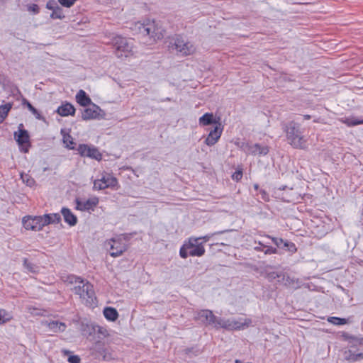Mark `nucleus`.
I'll return each instance as SVG.
<instances>
[{"label":"nucleus","instance_id":"f257e3e1","mask_svg":"<svg viewBox=\"0 0 363 363\" xmlns=\"http://www.w3.org/2000/svg\"><path fill=\"white\" fill-rule=\"evenodd\" d=\"M66 281L72 285L71 290L79 296L82 302L88 306L96 305V297L93 285L88 281L74 275L67 277Z\"/></svg>","mask_w":363,"mask_h":363},{"label":"nucleus","instance_id":"f03ea898","mask_svg":"<svg viewBox=\"0 0 363 363\" xmlns=\"http://www.w3.org/2000/svg\"><path fill=\"white\" fill-rule=\"evenodd\" d=\"M132 29L144 37L148 36L151 41L150 44L164 37V29L155 21L148 20L144 23L137 22Z\"/></svg>","mask_w":363,"mask_h":363},{"label":"nucleus","instance_id":"7ed1b4c3","mask_svg":"<svg viewBox=\"0 0 363 363\" xmlns=\"http://www.w3.org/2000/svg\"><path fill=\"white\" fill-rule=\"evenodd\" d=\"M288 143L294 148L305 150L307 148V140L303 135L300 126L295 122H290L286 126Z\"/></svg>","mask_w":363,"mask_h":363},{"label":"nucleus","instance_id":"20e7f679","mask_svg":"<svg viewBox=\"0 0 363 363\" xmlns=\"http://www.w3.org/2000/svg\"><path fill=\"white\" fill-rule=\"evenodd\" d=\"M111 43L115 49L114 53L118 58L128 57L133 54V43L130 39L116 35L113 37Z\"/></svg>","mask_w":363,"mask_h":363},{"label":"nucleus","instance_id":"39448f33","mask_svg":"<svg viewBox=\"0 0 363 363\" xmlns=\"http://www.w3.org/2000/svg\"><path fill=\"white\" fill-rule=\"evenodd\" d=\"M169 47L175 50L177 53L182 56L192 55L196 51V48L193 43L186 41L180 35H176L169 41Z\"/></svg>","mask_w":363,"mask_h":363},{"label":"nucleus","instance_id":"423d86ee","mask_svg":"<svg viewBox=\"0 0 363 363\" xmlns=\"http://www.w3.org/2000/svg\"><path fill=\"white\" fill-rule=\"evenodd\" d=\"M49 224L48 216H25L23 218V225L26 230L38 231L45 225Z\"/></svg>","mask_w":363,"mask_h":363},{"label":"nucleus","instance_id":"0eeeda50","mask_svg":"<svg viewBox=\"0 0 363 363\" xmlns=\"http://www.w3.org/2000/svg\"><path fill=\"white\" fill-rule=\"evenodd\" d=\"M118 186L117 179L110 173L104 172L101 178L94 180L93 189L103 190L107 188L113 189Z\"/></svg>","mask_w":363,"mask_h":363},{"label":"nucleus","instance_id":"6e6552de","mask_svg":"<svg viewBox=\"0 0 363 363\" xmlns=\"http://www.w3.org/2000/svg\"><path fill=\"white\" fill-rule=\"evenodd\" d=\"M105 245L106 247H109L110 255L113 257L121 256L128 249L121 238L110 239L105 242Z\"/></svg>","mask_w":363,"mask_h":363},{"label":"nucleus","instance_id":"1a4fd4ad","mask_svg":"<svg viewBox=\"0 0 363 363\" xmlns=\"http://www.w3.org/2000/svg\"><path fill=\"white\" fill-rule=\"evenodd\" d=\"M201 238H190L188 243H186L189 254L192 257H201L205 253V248L199 241Z\"/></svg>","mask_w":363,"mask_h":363},{"label":"nucleus","instance_id":"9d476101","mask_svg":"<svg viewBox=\"0 0 363 363\" xmlns=\"http://www.w3.org/2000/svg\"><path fill=\"white\" fill-rule=\"evenodd\" d=\"M195 318L201 320L206 325H213L217 324L218 317H216L212 311L210 310H201L196 313Z\"/></svg>","mask_w":363,"mask_h":363},{"label":"nucleus","instance_id":"9b49d317","mask_svg":"<svg viewBox=\"0 0 363 363\" xmlns=\"http://www.w3.org/2000/svg\"><path fill=\"white\" fill-rule=\"evenodd\" d=\"M79 153L83 157L94 158L96 160H101V154L97 148L90 147L86 144L79 145L77 149Z\"/></svg>","mask_w":363,"mask_h":363},{"label":"nucleus","instance_id":"f8f14e48","mask_svg":"<svg viewBox=\"0 0 363 363\" xmlns=\"http://www.w3.org/2000/svg\"><path fill=\"white\" fill-rule=\"evenodd\" d=\"M223 127L220 123H217L213 130H211L205 140V143L208 146L215 145L221 136Z\"/></svg>","mask_w":363,"mask_h":363},{"label":"nucleus","instance_id":"ddd939ff","mask_svg":"<svg viewBox=\"0 0 363 363\" xmlns=\"http://www.w3.org/2000/svg\"><path fill=\"white\" fill-rule=\"evenodd\" d=\"M99 203V199L97 197H93L87 199L85 201H81L79 199L76 200L77 209L85 211L93 209Z\"/></svg>","mask_w":363,"mask_h":363},{"label":"nucleus","instance_id":"4468645a","mask_svg":"<svg viewBox=\"0 0 363 363\" xmlns=\"http://www.w3.org/2000/svg\"><path fill=\"white\" fill-rule=\"evenodd\" d=\"M14 136L16 139L18 145L23 147V150L25 152H28V147H25L29 144V135L27 130L24 129H20L18 133L16 132L14 133Z\"/></svg>","mask_w":363,"mask_h":363},{"label":"nucleus","instance_id":"2eb2a0df","mask_svg":"<svg viewBox=\"0 0 363 363\" xmlns=\"http://www.w3.org/2000/svg\"><path fill=\"white\" fill-rule=\"evenodd\" d=\"M99 111H101L100 108L98 106L93 104L91 107H88L83 111L82 113V118L84 121L95 119L99 115Z\"/></svg>","mask_w":363,"mask_h":363},{"label":"nucleus","instance_id":"dca6fc26","mask_svg":"<svg viewBox=\"0 0 363 363\" xmlns=\"http://www.w3.org/2000/svg\"><path fill=\"white\" fill-rule=\"evenodd\" d=\"M252 320L250 318H240L238 320L231 318V330H241L247 328L251 324Z\"/></svg>","mask_w":363,"mask_h":363},{"label":"nucleus","instance_id":"f3484780","mask_svg":"<svg viewBox=\"0 0 363 363\" xmlns=\"http://www.w3.org/2000/svg\"><path fill=\"white\" fill-rule=\"evenodd\" d=\"M48 328L53 333H62L64 332L67 328L65 323L59 321H51L45 322V323Z\"/></svg>","mask_w":363,"mask_h":363},{"label":"nucleus","instance_id":"a211bd4d","mask_svg":"<svg viewBox=\"0 0 363 363\" xmlns=\"http://www.w3.org/2000/svg\"><path fill=\"white\" fill-rule=\"evenodd\" d=\"M61 213L64 217L65 221L69 225H75L77 223V218L69 208H62Z\"/></svg>","mask_w":363,"mask_h":363},{"label":"nucleus","instance_id":"6ab92c4d","mask_svg":"<svg viewBox=\"0 0 363 363\" xmlns=\"http://www.w3.org/2000/svg\"><path fill=\"white\" fill-rule=\"evenodd\" d=\"M57 112L62 116H73L75 113V108L71 104L67 103L60 106Z\"/></svg>","mask_w":363,"mask_h":363},{"label":"nucleus","instance_id":"aec40b11","mask_svg":"<svg viewBox=\"0 0 363 363\" xmlns=\"http://www.w3.org/2000/svg\"><path fill=\"white\" fill-rule=\"evenodd\" d=\"M76 100L82 106H87L91 103V99L83 90H79L76 95Z\"/></svg>","mask_w":363,"mask_h":363},{"label":"nucleus","instance_id":"412c9836","mask_svg":"<svg viewBox=\"0 0 363 363\" xmlns=\"http://www.w3.org/2000/svg\"><path fill=\"white\" fill-rule=\"evenodd\" d=\"M249 150L252 155H265L269 152L267 146H262L259 144H255L250 147Z\"/></svg>","mask_w":363,"mask_h":363},{"label":"nucleus","instance_id":"4be33fe9","mask_svg":"<svg viewBox=\"0 0 363 363\" xmlns=\"http://www.w3.org/2000/svg\"><path fill=\"white\" fill-rule=\"evenodd\" d=\"M199 125L202 126L217 123L212 113H206L203 115L199 118Z\"/></svg>","mask_w":363,"mask_h":363},{"label":"nucleus","instance_id":"5701e85b","mask_svg":"<svg viewBox=\"0 0 363 363\" xmlns=\"http://www.w3.org/2000/svg\"><path fill=\"white\" fill-rule=\"evenodd\" d=\"M104 315L105 318L111 321H115L118 318V313L114 308L106 307L104 310Z\"/></svg>","mask_w":363,"mask_h":363},{"label":"nucleus","instance_id":"b1692460","mask_svg":"<svg viewBox=\"0 0 363 363\" xmlns=\"http://www.w3.org/2000/svg\"><path fill=\"white\" fill-rule=\"evenodd\" d=\"M231 318L225 319L218 318L217 324L215 325L216 328H223L228 330H231Z\"/></svg>","mask_w":363,"mask_h":363},{"label":"nucleus","instance_id":"393cba45","mask_svg":"<svg viewBox=\"0 0 363 363\" xmlns=\"http://www.w3.org/2000/svg\"><path fill=\"white\" fill-rule=\"evenodd\" d=\"M13 319L11 313L5 309L0 308V325H4Z\"/></svg>","mask_w":363,"mask_h":363},{"label":"nucleus","instance_id":"a878e982","mask_svg":"<svg viewBox=\"0 0 363 363\" xmlns=\"http://www.w3.org/2000/svg\"><path fill=\"white\" fill-rule=\"evenodd\" d=\"M11 108L12 104L10 103L0 106V117L1 118L0 123H1L6 118Z\"/></svg>","mask_w":363,"mask_h":363},{"label":"nucleus","instance_id":"bb28decb","mask_svg":"<svg viewBox=\"0 0 363 363\" xmlns=\"http://www.w3.org/2000/svg\"><path fill=\"white\" fill-rule=\"evenodd\" d=\"M23 267L31 273H35L38 272V266L28 261L27 258L23 259Z\"/></svg>","mask_w":363,"mask_h":363},{"label":"nucleus","instance_id":"cd10ccee","mask_svg":"<svg viewBox=\"0 0 363 363\" xmlns=\"http://www.w3.org/2000/svg\"><path fill=\"white\" fill-rule=\"evenodd\" d=\"M23 105L26 106L28 108V110L36 117V118H40V114L38 112V111L35 107H33L28 101L23 99Z\"/></svg>","mask_w":363,"mask_h":363},{"label":"nucleus","instance_id":"c85d7f7f","mask_svg":"<svg viewBox=\"0 0 363 363\" xmlns=\"http://www.w3.org/2000/svg\"><path fill=\"white\" fill-rule=\"evenodd\" d=\"M281 248L290 252L291 253H295L297 251V248L294 242L284 240Z\"/></svg>","mask_w":363,"mask_h":363},{"label":"nucleus","instance_id":"c756f323","mask_svg":"<svg viewBox=\"0 0 363 363\" xmlns=\"http://www.w3.org/2000/svg\"><path fill=\"white\" fill-rule=\"evenodd\" d=\"M328 321L333 325H340L347 323V320L338 317H329Z\"/></svg>","mask_w":363,"mask_h":363},{"label":"nucleus","instance_id":"7c9ffc66","mask_svg":"<svg viewBox=\"0 0 363 363\" xmlns=\"http://www.w3.org/2000/svg\"><path fill=\"white\" fill-rule=\"evenodd\" d=\"M50 17L53 19H62L65 18L63 10L58 6L50 14Z\"/></svg>","mask_w":363,"mask_h":363},{"label":"nucleus","instance_id":"2f4dec72","mask_svg":"<svg viewBox=\"0 0 363 363\" xmlns=\"http://www.w3.org/2000/svg\"><path fill=\"white\" fill-rule=\"evenodd\" d=\"M344 358L345 360L350 362H357V354L353 353L351 350L344 352Z\"/></svg>","mask_w":363,"mask_h":363},{"label":"nucleus","instance_id":"473e14b6","mask_svg":"<svg viewBox=\"0 0 363 363\" xmlns=\"http://www.w3.org/2000/svg\"><path fill=\"white\" fill-rule=\"evenodd\" d=\"M21 178L22 179L23 182L28 186H33L35 182L33 178H32L29 174H21Z\"/></svg>","mask_w":363,"mask_h":363},{"label":"nucleus","instance_id":"72a5a7b5","mask_svg":"<svg viewBox=\"0 0 363 363\" xmlns=\"http://www.w3.org/2000/svg\"><path fill=\"white\" fill-rule=\"evenodd\" d=\"M267 278L269 281H272L273 280L276 279L282 278L284 279V276L281 272H271L267 273Z\"/></svg>","mask_w":363,"mask_h":363},{"label":"nucleus","instance_id":"f704fd0d","mask_svg":"<svg viewBox=\"0 0 363 363\" xmlns=\"http://www.w3.org/2000/svg\"><path fill=\"white\" fill-rule=\"evenodd\" d=\"M63 142L66 144V147L69 149H74V146L72 145L74 144L73 139L70 135H67L63 137Z\"/></svg>","mask_w":363,"mask_h":363},{"label":"nucleus","instance_id":"c9c22d12","mask_svg":"<svg viewBox=\"0 0 363 363\" xmlns=\"http://www.w3.org/2000/svg\"><path fill=\"white\" fill-rule=\"evenodd\" d=\"M43 216H48L49 224L53 223H58L60 220V216L57 213L54 214H45Z\"/></svg>","mask_w":363,"mask_h":363},{"label":"nucleus","instance_id":"e433bc0d","mask_svg":"<svg viewBox=\"0 0 363 363\" xmlns=\"http://www.w3.org/2000/svg\"><path fill=\"white\" fill-rule=\"evenodd\" d=\"M259 245H261L264 248V253L265 255H272V254H277V250L276 248H274V247L264 245L261 242H259Z\"/></svg>","mask_w":363,"mask_h":363},{"label":"nucleus","instance_id":"4c0bfd02","mask_svg":"<svg viewBox=\"0 0 363 363\" xmlns=\"http://www.w3.org/2000/svg\"><path fill=\"white\" fill-rule=\"evenodd\" d=\"M77 0H58V2L63 6L70 8L72 6Z\"/></svg>","mask_w":363,"mask_h":363},{"label":"nucleus","instance_id":"58836bf2","mask_svg":"<svg viewBox=\"0 0 363 363\" xmlns=\"http://www.w3.org/2000/svg\"><path fill=\"white\" fill-rule=\"evenodd\" d=\"M189 249H187L186 244H184L179 250V255L182 258H186L189 254Z\"/></svg>","mask_w":363,"mask_h":363},{"label":"nucleus","instance_id":"ea45409f","mask_svg":"<svg viewBox=\"0 0 363 363\" xmlns=\"http://www.w3.org/2000/svg\"><path fill=\"white\" fill-rule=\"evenodd\" d=\"M267 238L272 239V242L278 247H282L283 245V243H284V240L282 238H274V237H271L269 235H267Z\"/></svg>","mask_w":363,"mask_h":363},{"label":"nucleus","instance_id":"a19ab883","mask_svg":"<svg viewBox=\"0 0 363 363\" xmlns=\"http://www.w3.org/2000/svg\"><path fill=\"white\" fill-rule=\"evenodd\" d=\"M58 6L57 4L54 0H50L48 1L46 4V8L48 9L52 10V11Z\"/></svg>","mask_w":363,"mask_h":363},{"label":"nucleus","instance_id":"79ce46f5","mask_svg":"<svg viewBox=\"0 0 363 363\" xmlns=\"http://www.w3.org/2000/svg\"><path fill=\"white\" fill-rule=\"evenodd\" d=\"M242 177V172L241 170H238L233 173L232 175V178L233 180L238 182Z\"/></svg>","mask_w":363,"mask_h":363},{"label":"nucleus","instance_id":"37998d69","mask_svg":"<svg viewBox=\"0 0 363 363\" xmlns=\"http://www.w3.org/2000/svg\"><path fill=\"white\" fill-rule=\"evenodd\" d=\"M28 10L33 13H39V7L37 4H33L28 6Z\"/></svg>","mask_w":363,"mask_h":363},{"label":"nucleus","instance_id":"c03bdc74","mask_svg":"<svg viewBox=\"0 0 363 363\" xmlns=\"http://www.w3.org/2000/svg\"><path fill=\"white\" fill-rule=\"evenodd\" d=\"M68 362L69 363H79L80 358L77 355H71L68 357Z\"/></svg>","mask_w":363,"mask_h":363},{"label":"nucleus","instance_id":"a18cd8bd","mask_svg":"<svg viewBox=\"0 0 363 363\" xmlns=\"http://www.w3.org/2000/svg\"><path fill=\"white\" fill-rule=\"evenodd\" d=\"M346 123L350 126H351V125L354 126V125H357L363 123V121H358V120H352L351 121H347Z\"/></svg>","mask_w":363,"mask_h":363},{"label":"nucleus","instance_id":"49530a36","mask_svg":"<svg viewBox=\"0 0 363 363\" xmlns=\"http://www.w3.org/2000/svg\"><path fill=\"white\" fill-rule=\"evenodd\" d=\"M259 193L261 194V198L264 201H267L269 200V196L264 190H260Z\"/></svg>","mask_w":363,"mask_h":363},{"label":"nucleus","instance_id":"de8ad7c7","mask_svg":"<svg viewBox=\"0 0 363 363\" xmlns=\"http://www.w3.org/2000/svg\"><path fill=\"white\" fill-rule=\"evenodd\" d=\"M223 231L221 232H218V233H215L212 235H205L203 237H200L201 238V240L203 239L205 242H207L209 240V239L213 235H216V234H220V233H222Z\"/></svg>","mask_w":363,"mask_h":363},{"label":"nucleus","instance_id":"09e8293b","mask_svg":"<svg viewBox=\"0 0 363 363\" xmlns=\"http://www.w3.org/2000/svg\"><path fill=\"white\" fill-rule=\"evenodd\" d=\"M255 250L257 252H264V248L261 245H259V246L255 247Z\"/></svg>","mask_w":363,"mask_h":363},{"label":"nucleus","instance_id":"8fccbe9b","mask_svg":"<svg viewBox=\"0 0 363 363\" xmlns=\"http://www.w3.org/2000/svg\"><path fill=\"white\" fill-rule=\"evenodd\" d=\"M357 361H359L360 359H363V352L357 353Z\"/></svg>","mask_w":363,"mask_h":363},{"label":"nucleus","instance_id":"3c124183","mask_svg":"<svg viewBox=\"0 0 363 363\" xmlns=\"http://www.w3.org/2000/svg\"><path fill=\"white\" fill-rule=\"evenodd\" d=\"M311 118V116H310V115H304V116H303V118H304L305 120H308V119H310Z\"/></svg>","mask_w":363,"mask_h":363},{"label":"nucleus","instance_id":"603ef678","mask_svg":"<svg viewBox=\"0 0 363 363\" xmlns=\"http://www.w3.org/2000/svg\"><path fill=\"white\" fill-rule=\"evenodd\" d=\"M62 352L65 354H68L70 353L69 351L68 350H62Z\"/></svg>","mask_w":363,"mask_h":363},{"label":"nucleus","instance_id":"864d4df0","mask_svg":"<svg viewBox=\"0 0 363 363\" xmlns=\"http://www.w3.org/2000/svg\"><path fill=\"white\" fill-rule=\"evenodd\" d=\"M254 188H255L256 190H257V189H258V188H259L258 184H255V185H254Z\"/></svg>","mask_w":363,"mask_h":363},{"label":"nucleus","instance_id":"5fc2aeb1","mask_svg":"<svg viewBox=\"0 0 363 363\" xmlns=\"http://www.w3.org/2000/svg\"><path fill=\"white\" fill-rule=\"evenodd\" d=\"M167 101H170V99L169 98H167L166 99Z\"/></svg>","mask_w":363,"mask_h":363},{"label":"nucleus","instance_id":"6e6d98bb","mask_svg":"<svg viewBox=\"0 0 363 363\" xmlns=\"http://www.w3.org/2000/svg\"><path fill=\"white\" fill-rule=\"evenodd\" d=\"M101 328H100V329L99 330V332L102 333V332L101 331Z\"/></svg>","mask_w":363,"mask_h":363}]
</instances>
